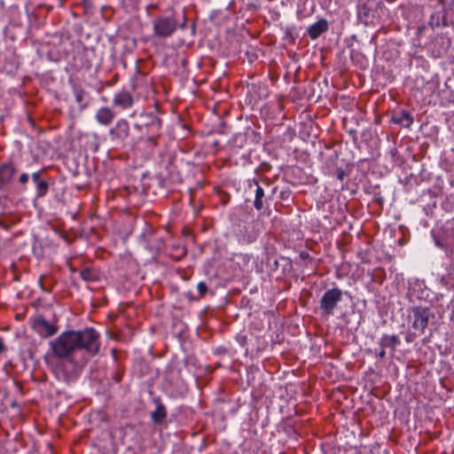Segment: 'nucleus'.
Here are the masks:
<instances>
[{"label": "nucleus", "instance_id": "nucleus-6", "mask_svg": "<svg viewBox=\"0 0 454 454\" xmlns=\"http://www.w3.org/2000/svg\"><path fill=\"white\" fill-rule=\"evenodd\" d=\"M109 136L112 141L124 145L129 137V124L125 119H120L114 126L109 129Z\"/></svg>", "mask_w": 454, "mask_h": 454}, {"label": "nucleus", "instance_id": "nucleus-3", "mask_svg": "<svg viewBox=\"0 0 454 454\" xmlns=\"http://www.w3.org/2000/svg\"><path fill=\"white\" fill-rule=\"evenodd\" d=\"M177 20L174 17L160 16L153 20V33L160 38L171 36L177 28Z\"/></svg>", "mask_w": 454, "mask_h": 454}, {"label": "nucleus", "instance_id": "nucleus-13", "mask_svg": "<svg viewBox=\"0 0 454 454\" xmlns=\"http://www.w3.org/2000/svg\"><path fill=\"white\" fill-rule=\"evenodd\" d=\"M392 121L403 128H410L413 123V117L406 110L395 111L391 118Z\"/></svg>", "mask_w": 454, "mask_h": 454}, {"label": "nucleus", "instance_id": "nucleus-1", "mask_svg": "<svg viewBox=\"0 0 454 454\" xmlns=\"http://www.w3.org/2000/svg\"><path fill=\"white\" fill-rule=\"evenodd\" d=\"M50 346L53 355L59 358H67L77 350H85L95 356L99 351V334L90 327L81 331H66L51 341Z\"/></svg>", "mask_w": 454, "mask_h": 454}, {"label": "nucleus", "instance_id": "nucleus-22", "mask_svg": "<svg viewBox=\"0 0 454 454\" xmlns=\"http://www.w3.org/2000/svg\"><path fill=\"white\" fill-rule=\"evenodd\" d=\"M300 258L304 261H307V260L309 262L312 261V258L310 257L309 254L307 252H304V251L300 253Z\"/></svg>", "mask_w": 454, "mask_h": 454}, {"label": "nucleus", "instance_id": "nucleus-12", "mask_svg": "<svg viewBox=\"0 0 454 454\" xmlns=\"http://www.w3.org/2000/svg\"><path fill=\"white\" fill-rule=\"evenodd\" d=\"M115 115L113 109L107 106H102L97 111L95 118L99 124L108 126L113 122Z\"/></svg>", "mask_w": 454, "mask_h": 454}, {"label": "nucleus", "instance_id": "nucleus-17", "mask_svg": "<svg viewBox=\"0 0 454 454\" xmlns=\"http://www.w3.org/2000/svg\"><path fill=\"white\" fill-rule=\"evenodd\" d=\"M80 276L82 279H83L86 282H94L98 279L97 273L90 268H85L82 270L80 272Z\"/></svg>", "mask_w": 454, "mask_h": 454}, {"label": "nucleus", "instance_id": "nucleus-11", "mask_svg": "<svg viewBox=\"0 0 454 454\" xmlns=\"http://www.w3.org/2000/svg\"><path fill=\"white\" fill-rule=\"evenodd\" d=\"M113 104L115 107L126 110L133 106L134 99L129 91L122 90L114 94Z\"/></svg>", "mask_w": 454, "mask_h": 454}, {"label": "nucleus", "instance_id": "nucleus-5", "mask_svg": "<svg viewBox=\"0 0 454 454\" xmlns=\"http://www.w3.org/2000/svg\"><path fill=\"white\" fill-rule=\"evenodd\" d=\"M431 311L428 308L412 307L409 309V318L411 320V326L419 334L424 333L429 321Z\"/></svg>", "mask_w": 454, "mask_h": 454}, {"label": "nucleus", "instance_id": "nucleus-15", "mask_svg": "<svg viewBox=\"0 0 454 454\" xmlns=\"http://www.w3.org/2000/svg\"><path fill=\"white\" fill-rule=\"evenodd\" d=\"M379 344L383 348H390L394 351L396 346L400 344V340L397 335L384 334L380 338Z\"/></svg>", "mask_w": 454, "mask_h": 454}, {"label": "nucleus", "instance_id": "nucleus-9", "mask_svg": "<svg viewBox=\"0 0 454 454\" xmlns=\"http://www.w3.org/2000/svg\"><path fill=\"white\" fill-rule=\"evenodd\" d=\"M252 182L255 185L254 207L256 210L260 211L263 208L268 200L265 188L270 189V184L267 182H263L262 185H261L255 179Z\"/></svg>", "mask_w": 454, "mask_h": 454}, {"label": "nucleus", "instance_id": "nucleus-24", "mask_svg": "<svg viewBox=\"0 0 454 454\" xmlns=\"http://www.w3.org/2000/svg\"><path fill=\"white\" fill-rule=\"evenodd\" d=\"M5 343L4 339L0 336V355L5 351Z\"/></svg>", "mask_w": 454, "mask_h": 454}, {"label": "nucleus", "instance_id": "nucleus-10", "mask_svg": "<svg viewBox=\"0 0 454 454\" xmlns=\"http://www.w3.org/2000/svg\"><path fill=\"white\" fill-rule=\"evenodd\" d=\"M43 170H38L34 172L31 175L32 180L34 184H35V194L36 198H43L44 197L49 190V184L48 182L43 178Z\"/></svg>", "mask_w": 454, "mask_h": 454}, {"label": "nucleus", "instance_id": "nucleus-4", "mask_svg": "<svg viewBox=\"0 0 454 454\" xmlns=\"http://www.w3.org/2000/svg\"><path fill=\"white\" fill-rule=\"evenodd\" d=\"M342 300V291L338 287L327 290L320 299V309L323 315L332 316L338 303Z\"/></svg>", "mask_w": 454, "mask_h": 454}, {"label": "nucleus", "instance_id": "nucleus-2", "mask_svg": "<svg viewBox=\"0 0 454 454\" xmlns=\"http://www.w3.org/2000/svg\"><path fill=\"white\" fill-rule=\"evenodd\" d=\"M134 128L146 136V140L156 145V140L161 134V120L153 113H142Z\"/></svg>", "mask_w": 454, "mask_h": 454}, {"label": "nucleus", "instance_id": "nucleus-28", "mask_svg": "<svg viewBox=\"0 0 454 454\" xmlns=\"http://www.w3.org/2000/svg\"><path fill=\"white\" fill-rule=\"evenodd\" d=\"M275 190H276V188H274V189L271 191V194H270V195H269V198H271V197H272V195H273V194H274V192H275Z\"/></svg>", "mask_w": 454, "mask_h": 454}, {"label": "nucleus", "instance_id": "nucleus-23", "mask_svg": "<svg viewBox=\"0 0 454 454\" xmlns=\"http://www.w3.org/2000/svg\"><path fill=\"white\" fill-rule=\"evenodd\" d=\"M336 175H337V178L339 180L342 181L345 176V171L341 168H339V169H337Z\"/></svg>", "mask_w": 454, "mask_h": 454}, {"label": "nucleus", "instance_id": "nucleus-16", "mask_svg": "<svg viewBox=\"0 0 454 454\" xmlns=\"http://www.w3.org/2000/svg\"><path fill=\"white\" fill-rule=\"evenodd\" d=\"M166 415L165 406L162 403H159L156 410L152 413V419L154 423H160L165 419Z\"/></svg>", "mask_w": 454, "mask_h": 454}, {"label": "nucleus", "instance_id": "nucleus-14", "mask_svg": "<svg viewBox=\"0 0 454 454\" xmlns=\"http://www.w3.org/2000/svg\"><path fill=\"white\" fill-rule=\"evenodd\" d=\"M328 30V22L325 19H320L316 23L310 25L308 29L307 33L308 35L315 40L317 37H319L323 33Z\"/></svg>", "mask_w": 454, "mask_h": 454}, {"label": "nucleus", "instance_id": "nucleus-26", "mask_svg": "<svg viewBox=\"0 0 454 454\" xmlns=\"http://www.w3.org/2000/svg\"><path fill=\"white\" fill-rule=\"evenodd\" d=\"M275 190H276V188H274V189L271 191V194H270V195H269V198H271V197H272V195H273V194H274V192H275Z\"/></svg>", "mask_w": 454, "mask_h": 454}, {"label": "nucleus", "instance_id": "nucleus-30", "mask_svg": "<svg viewBox=\"0 0 454 454\" xmlns=\"http://www.w3.org/2000/svg\"><path fill=\"white\" fill-rule=\"evenodd\" d=\"M406 340H407V341H411V336H410V335H408V336L406 337Z\"/></svg>", "mask_w": 454, "mask_h": 454}, {"label": "nucleus", "instance_id": "nucleus-19", "mask_svg": "<svg viewBox=\"0 0 454 454\" xmlns=\"http://www.w3.org/2000/svg\"><path fill=\"white\" fill-rule=\"evenodd\" d=\"M168 169V174L167 177H168L171 181H176L177 177L175 176L176 168L169 162V167L167 168Z\"/></svg>", "mask_w": 454, "mask_h": 454}, {"label": "nucleus", "instance_id": "nucleus-18", "mask_svg": "<svg viewBox=\"0 0 454 454\" xmlns=\"http://www.w3.org/2000/svg\"><path fill=\"white\" fill-rule=\"evenodd\" d=\"M197 290L200 294V297H203L207 292V286L204 282H200L197 285Z\"/></svg>", "mask_w": 454, "mask_h": 454}, {"label": "nucleus", "instance_id": "nucleus-27", "mask_svg": "<svg viewBox=\"0 0 454 454\" xmlns=\"http://www.w3.org/2000/svg\"><path fill=\"white\" fill-rule=\"evenodd\" d=\"M275 190H276V188H274V189L271 191V194H270V195H269V198H271V197H272V195H273V194H274V192H275Z\"/></svg>", "mask_w": 454, "mask_h": 454}, {"label": "nucleus", "instance_id": "nucleus-21", "mask_svg": "<svg viewBox=\"0 0 454 454\" xmlns=\"http://www.w3.org/2000/svg\"><path fill=\"white\" fill-rule=\"evenodd\" d=\"M84 96H85V92L83 90H77L75 92L76 102L79 104H82L83 102Z\"/></svg>", "mask_w": 454, "mask_h": 454}, {"label": "nucleus", "instance_id": "nucleus-8", "mask_svg": "<svg viewBox=\"0 0 454 454\" xmlns=\"http://www.w3.org/2000/svg\"><path fill=\"white\" fill-rule=\"evenodd\" d=\"M33 329L43 338H48L57 333L59 328L55 324L50 323L43 317H37L35 318Z\"/></svg>", "mask_w": 454, "mask_h": 454}, {"label": "nucleus", "instance_id": "nucleus-20", "mask_svg": "<svg viewBox=\"0 0 454 454\" xmlns=\"http://www.w3.org/2000/svg\"><path fill=\"white\" fill-rule=\"evenodd\" d=\"M29 180V176L28 174L27 173H22L20 176H19V183L21 186L25 187L26 184H27Z\"/></svg>", "mask_w": 454, "mask_h": 454}, {"label": "nucleus", "instance_id": "nucleus-7", "mask_svg": "<svg viewBox=\"0 0 454 454\" xmlns=\"http://www.w3.org/2000/svg\"><path fill=\"white\" fill-rule=\"evenodd\" d=\"M17 173V167L13 161L9 160L0 164V191L10 185Z\"/></svg>", "mask_w": 454, "mask_h": 454}, {"label": "nucleus", "instance_id": "nucleus-29", "mask_svg": "<svg viewBox=\"0 0 454 454\" xmlns=\"http://www.w3.org/2000/svg\"><path fill=\"white\" fill-rule=\"evenodd\" d=\"M180 27H181V28H185V22H182Z\"/></svg>", "mask_w": 454, "mask_h": 454}, {"label": "nucleus", "instance_id": "nucleus-25", "mask_svg": "<svg viewBox=\"0 0 454 454\" xmlns=\"http://www.w3.org/2000/svg\"><path fill=\"white\" fill-rule=\"evenodd\" d=\"M378 356H379V357H380V358H384V357H385V356H386L385 348H381V350L379 352Z\"/></svg>", "mask_w": 454, "mask_h": 454}]
</instances>
